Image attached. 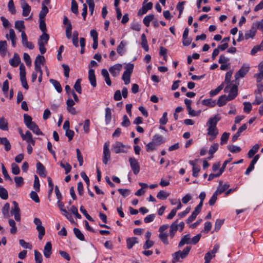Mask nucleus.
<instances>
[{
	"mask_svg": "<svg viewBox=\"0 0 263 263\" xmlns=\"http://www.w3.org/2000/svg\"><path fill=\"white\" fill-rule=\"evenodd\" d=\"M191 249V247H186L182 251H178L173 254L172 262L175 263L178 261H181L180 258L183 259L187 257Z\"/></svg>",
	"mask_w": 263,
	"mask_h": 263,
	"instance_id": "1",
	"label": "nucleus"
},
{
	"mask_svg": "<svg viewBox=\"0 0 263 263\" xmlns=\"http://www.w3.org/2000/svg\"><path fill=\"white\" fill-rule=\"evenodd\" d=\"M130 146L124 145L123 143L117 141L112 146V151L115 154L127 153Z\"/></svg>",
	"mask_w": 263,
	"mask_h": 263,
	"instance_id": "2",
	"label": "nucleus"
},
{
	"mask_svg": "<svg viewBox=\"0 0 263 263\" xmlns=\"http://www.w3.org/2000/svg\"><path fill=\"white\" fill-rule=\"evenodd\" d=\"M125 69L126 70L123 72L122 79L124 81V84L125 85H127L130 81V76L133 72L134 65L133 64L129 63L125 66Z\"/></svg>",
	"mask_w": 263,
	"mask_h": 263,
	"instance_id": "3",
	"label": "nucleus"
},
{
	"mask_svg": "<svg viewBox=\"0 0 263 263\" xmlns=\"http://www.w3.org/2000/svg\"><path fill=\"white\" fill-rule=\"evenodd\" d=\"M225 92H229L228 95V99L232 100L236 98L238 94V87L236 85H228L224 89Z\"/></svg>",
	"mask_w": 263,
	"mask_h": 263,
	"instance_id": "4",
	"label": "nucleus"
},
{
	"mask_svg": "<svg viewBox=\"0 0 263 263\" xmlns=\"http://www.w3.org/2000/svg\"><path fill=\"white\" fill-rule=\"evenodd\" d=\"M128 162L133 173L137 175L140 170V166L138 160L133 157H130L128 159Z\"/></svg>",
	"mask_w": 263,
	"mask_h": 263,
	"instance_id": "5",
	"label": "nucleus"
},
{
	"mask_svg": "<svg viewBox=\"0 0 263 263\" xmlns=\"http://www.w3.org/2000/svg\"><path fill=\"white\" fill-rule=\"evenodd\" d=\"M33 222L36 225V229L39 232L38 237L40 240H41L45 234V230L44 227L42 225V221L40 219L38 218H34Z\"/></svg>",
	"mask_w": 263,
	"mask_h": 263,
	"instance_id": "6",
	"label": "nucleus"
},
{
	"mask_svg": "<svg viewBox=\"0 0 263 263\" xmlns=\"http://www.w3.org/2000/svg\"><path fill=\"white\" fill-rule=\"evenodd\" d=\"M250 70V66L248 64L244 63L240 69L235 73V78L236 80L241 78H243Z\"/></svg>",
	"mask_w": 263,
	"mask_h": 263,
	"instance_id": "7",
	"label": "nucleus"
},
{
	"mask_svg": "<svg viewBox=\"0 0 263 263\" xmlns=\"http://www.w3.org/2000/svg\"><path fill=\"white\" fill-rule=\"evenodd\" d=\"M12 203L13 204V208L11 209V213L12 215H14V219L16 221H20L21 220V216L20 209L18 207V205L15 201H13Z\"/></svg>",
	"mask_w": 263,
	"mask_h": 263,
	"instance_id": "8",
	"label": "nucleus"
},
{
	"mask_svg": "<svg viewBox=\"0 0 263 263\" xmlns=\"http://www.w3.org/2000/svg\"><path fill=\"white\" fill-rule=\"evenodd\" d=\"M110 153L109 149V143H105L103 146V162L104 164H106L108 162V161L110 160Z\"/></svg>",
	"mask_w": 263,
	"mask_h": 263,
	"instance_id": "9",
	"label": "nucleus"
},
{
	"mask_svg": "<svg viewBox=\"0 0 263 263\" xmlns=\"http://www.w3.org/2000/svg\"><path fill=\"white\" fill-rule=\"evenodd\" d=\"M122 65L121 64H116L109 68V71L112 76L117 77L122 69Z\"/></svg>",
	"mask_w": 263,
	"mask_h": 263,
	"instance_id": "10",
	"label": "nucleus"
},
{
	"mask_svg": "<svg viewBox=\"0 0 263 263\" xmlns=\"http://www.w3.org/2000/svg\"><path fill=\"white\" fill-rule=\"evenodd\" d=\"M21 136L23 140H25L28 143L34 145L35 140L32 138V134L29 130L26 131L25 134L21 133Z\"/></svg>",
	"mask_w": 263,
	"mask_h": 263,
	"instance_id": "11",
	"label": "nucleus"
},
{
	"mask_svg": "<svg viewBox=\"0 0 263 263\" xmlns=\"http://www.w3.org/2000/svg\"><path fill=\"white\" fill-rule=\"evenodd\" d=\"M257 31V29L256 28V25L253 23L252 25L251 29L246 32L245 34V39L248 40L249 39H253L254 36L255 35V34Z\"/></svg>",
	"mask_w": 263,
	"mask_h": 263,
	"instance_id": "12",
	"label": "nucleus"
},
{
	"mask_svg": "<svg viewBox=\"0 0 263 263\" xmlns=\"http://www.w3.org/2000/svg\"><path fill=\"white\" fill-rule=\"evenodd\" d=\"M21 4L23 9L22 14L24 16H27L30 12L31 8L25 0L21 1Z\"/></svg>",
	"mask_w": 263,
	"mask_h": 263,
	"instance_id": "13",
	"label": "nucleus"
},
{
	"mask_svg": "<svg viewBox=\"0 0 263 263\" xmlns=\"http://www.w3.org/2000/svg\"><path fill=\"white\" fill-rule=\"evenodd\" d=\"M189 31V29L187 28H186L184 29L182 35V44L184 46H187L190 45L192 42V39L188 37Z\"/></svg>",
	"mask_w": 263,
	"mask_h": 263,
	"instance_id": "14",
	"label": "nucleus"
},
{
	"mask_svg": "<svg viewBox=\"0 0 263 263\" xmlns=\"http://www.w3.org/2000/svg\"><path fill=\"white\" fill-rule=\"evenodd\" d=\"M221 119L219 115H215L214 117L210 118L206 123L208 127H216L217 122Z\"/></svg>",
	"mask_w": 263,
	"mask_h": 263,
	"instance_id": "15",
	"label": "nucleus"
},
{
	"mask_svg": "<svg viewBox=\"0 0 263 263\" xmlns=\"http://www.w3.org/2000/svg\"><path fill=\"white\" fill-rule=\"evenodd\" d=\"M88 79L91 86L93 87H96V78L95 74V70L93 69L90 68L88 71Z\"/></svg>",
	"mask_w": 263,
	"mask_h": 263,
	"instance_id": "16",
	"label": "nucleus"
},
{
	"mask_svg": "<svg viewBox=\"0 0 263 263\" xmlns=\"http://www.w3.org/2000/svg\"><path fill=\"white\" fill-rule=\"evenodd\" d=\"M259 158V155H256L254 156L252 160L251 161V163L249 166V167L247 168L245 172V174L246 175H248L250 174V172L254 169V165L256 163V162L258 161V160Z\"/></svg>",
	"mask_w": 263,
	"mask_h": 263,
	"instance_id": "17",
	"label": "nucleus"
},
{
	"mask_svg": "<svg viewBox=\"0 0 263 263\" xmlns=\"http://www.w3.org/2000/svg\"><path fill=\"white\" fill-rule=\"evenodd\" d=\"M52 253V245L50 242H47L44 248V251H43V254L44 256L48 258L50 257L51 254Z\"/></svg>",
	"mask_w": 263,
	"mask_h": 263,
	"instance_id": "18",
	"label": "nucleus"
},
{
	"mask_svg": "<svg viewBox=\"0 0 263 263\" xmlns=\"http://www.w3.org/2000/svg\"><path fill=\"white\" fill-rule=\"evenodd\" d=\"M259 73L254 74V77L256 79L257 82L259 83L263 79V62H260L258 65Z\"/></svg>",
	"mask_w": 263,
	"mask_h": 263,
	"instance_id": "19",
	"label": "nucleus"
},
{
	"mask_svg": "<svg viewBox=\"0 0 263 263\" xmlns=\"http://www.w3.org/2000/svg\"><path fill=\"white\" fill-rule=\"evenodd\" d=\"M152 141L157 145H160L165 142L162 136L156 134L153 137Z\"/></svg>",
	"mask_w": 263,
	"mask_h": 263,
	"instance_id": "20",
	"label": "nucleus"
},
{
	"mask_svg": "<svg viewBox=\"0 0 263 263\" xmlns=\"http://www.w3.org/2000/svg\"><path fill=\"white\" fill-rule=\"evenodd\" d=\"M218 130L216 127H208V135L212 137L209 138L210 141H212L218 135Z\"/></svg>",
	"mask_w": 263,
	"mask_h": 263,
	"instance_id": "21",
	"label": "nucleus"
},
{
	"mask_svg": "<svg viewBox=\"0 0 263 263\" xmlns=\"http://www.w3.org/2000/svg\"><path fill=\"white\" fill-rule=\"evenodd\" d=\"M153 8V3L149 2L145 4L143 3L141 10H140L138 12V14L141 13V14H145L148 10L152 9Z\"/></svg>",
	"mask_w": 263,
	"mask_h": 263,
	"instance_id": "22",
	"label": "nucleus"
},
{
	"mask_svg": "<svg viewBox=\"0 0 263 263\" xmlns=\"http://www.w3.org/2000/svg\"><path fill=\"white\" fill-rule=\"evenodd\" d=\"M37 174L42 177H45L46 176L45 168L44 165L40 162L36 164Z\"/></svg>",
	"mask_w": 263,
	"mask_h": 263,
	"instance_id": "23",
	"label": "nucleus"
},
{
	"mask_svg": "<svg viewBox=\"0 0 263 263\" xmlns=\"http://www.w3.org/2000/svg\"><path fill=\"white\" fill-rule=\"evenodd\" d=\"M185 244H191V238L190 234H186L181 238L178 244V247L181 248Z\"/></svg>",
	"mask_w": 263,
	"mask_h": 263,
	"instance_id": "24",
	"label": "nucleus"
},
{
	"mask_svg": "<svg viewBox=\"0 0 263 263\" xmlns=\"http://www.w3.org/2000/svg\"><path fill=\"white\" fill-rule=\"evenodd\" d=\"M21 62L20 58L18 54L15 53L13 58L9 60V64L13 67H16Z\"/></svg>",
	"mask_w": 263,
	"mask_h": 263,
	"instance_id": "25",
	"label": "nucleus"
},
{
	"mask_svg": "<svg viewBox=\"0 0 263 263\" xmlns=\"http://www.w3.org/2000/svg\"><path fill=\"white\" fill-rule=\"evenodd\" d=\"M219 185L218 187L217 190L215 191L218 195L221 194L223 192H224L226 190H227L230 185L229 184L225 183L224 184H222V181H220L219 182Z\"/></svg>",
	"mask_w": 263,
	"mask_h": 263,
	"instance_id": "26",
	"label": "nucleus"
},
{
	"mask_svg": "<svg viewBox=\"0 0 263 263\" xmlns=\"http://www.w3.org/2000/svg\"><path fill=\"white\" fill-rule=\"evenodd\" d=\"M138 242V238L135 237L128 238L126 239V243H127V248L128 249H130L133 248V247Z\"/></svg>",
	"mask_w": 263,
	"mask_h": 263,
	"instance_id": "27",
	"label": "nucleus"
},
{
	"mask_svg": "<svg viewBox=\"0 0 263 263\" xmlns=\"http://www.w3.org/2000/svg\"><path fill=\"white\" fill-rule=\"evenodd\" d=\"M28 128L31 130L34 134H35L37 135H43V133L40 130V129L39 128V126L37 125L35 123L33 122L31 125H30Z\"/></svg>",
	"mask_w": 263,
	"mask_h": 263,
	"instance_id": "28",
	"label": "nucleus"
},
{
	"mask_svg": "<svg viewBox=\"0 0 263 263\" xmlns=\"http://www.w3.org/2000/svg\"><path fill=\"white\" fill-rule=\"evenodd\" d=\"M231 101L228 99V96L222 95L220 96L217 100V104L218 106L221 107L224 105L228 101Z\"/></svg>",
	"mask_w": 263,
	"mask_h": 263,
	"instance_id": "29",
	"label": "nucleus"
},
{
	"mask_svg": "<svg viewBox=\"0 0 263 263\" xmlns=\"http://www.w3.org/2000/svg\"><path fill=\"white\" fill-rule=\"evenodd\" d=\"M177 222L178 220H176L174 222H173L170 226V235L171 238H173L174 237L175 233L178 229Z\"/></svg>",
	"mask_w": 263,
	"mask_h": 263,
	"instance_id": "30",
	"label": "nucleus"
},
{
	"mask_svg": "<svg viewBox=\"0 0 263 263\" xmlns=\"http://www.w3.org/2000/svg\"><path fill=\"white\" fill-rule=\"evenodd\" d=\"M101 74L104 78L106 84L108 86H111V81L110 79L108 71L106 69H102L101 70Z\"/></svg>",
	"mask_w": 263,
	"mask_h": 263,
	"instance_id": "31",
	"label": "nucleus"
},
{
	"mask_svg": "<svg viewBox=\"0 0 263 263\" xmlns=\"http://www.w3.org/2000/svg\"><path fill=\"white\" fill-rule=\"evenodd\" d=\"M7 42L6 41H0V54L2 56L5 57L7 52Z\"/></svg>",
	"mask_w": 263,
	"mask_h": 263,
	"instance_id": "32",
	"label": "nucleus"
},
{
	"mask_svg": "<svg viewBox=\"0 0 263 263\" xmlns=\"http://www.w3.org/2000/svg\"><path fill=\"white\" fill-rule=\"evenodd\" d=\"M0 143L5 146V149L6 151L8 152L10 150L11 146L7 138L0 137Z\"/></svg>",
	"mask_w": 263,
	"mask_h": 263,
	"instance_id": "33",
	"label": "nucleus"
},
{
	"mask_svg": "<svg viewBox=\"0 0 263 263\" xmlns=\"http://www.w3.org/2000/svg\"><path fill=\"white\" fill-rule=\"evenodd\" d=\"M45 63V59L44 56L38 55L35 60L34 65L42 66Z\"/></svg>",
	"mask_w": 263,
	"mask_h": 263,
	"instance_id": "34",
	"label": "nucleus"
},
{
	"mask_svg": "<svg viewBox=\"0 0 263 263\" xmlns=\"http://www.w3.org/2000/svg\"><path fill=\"white\" fill-rule=\"evenodd\" d=\"M48 12V8L44 5V4H42V10L39 13L40 19H44Z\"/></svg>",
	"mask_w": 263,
	"mask_h": 263,
	"instance_id": "35",
	"label": "nucleus"
},
{
	"mask_svg": "<svg viewBox=\"0 0 263 263\" xmlns=\"http://www.w3.org/2000/svg\"><path fill=\"white\" fill-rule=\"evenodd\" d=\"M8 123L7 120L4 118H1L0 119V129L4 130V131H7L8 130Z\"/></svg>",
	"mask_w": 263,
	"mask_h": 263,
	"instance_id": "36",
	"label": "nucleus"
},
{
	"mask_svg": "<svg viewBox=\"0 0 263 263\" xmlns=\"http://www.w3.org/2000/svg\"><path fill=\"white\" fill-rule=\"evenodd\" d=\"M259 148V145L258 144L254 145L253 147L250 149L248 153V157L251 158L256 153Z\"/></svg>",
	"mask_w": 263,
	"mask_h": 263,
	"instance_id": "37",
	"label": "nucleus"
},
{
	"mask_svg": "<svg viewBox=\"0 0 263 263\" xmlns=\"http://www.w3.org/2000/svg\"><path fill=\"white\" fill-rule=\"evenodd\" d=\"M73 233L78 239L81 241L85 240V237L81 231L77 228H73Z\"/></svg>",
	"mask_w": 263,
	"mask_h": 263,
	"instance_id": "38",
	"label": "nucleus"
},
{
	"mask_svg": "<svg viewBox=\"0 0 263 263\" xmlns=\"http://www.w3.org/2000/svg\"><path fill=\"white\" fill-rule=\"evenodd\" d=\"M50 82L52 84V85L54 87L55 89L58 92H61L62 91V88L61 86L60 83L54 79H50L49 80Z\"/></svg>",
	"mask_w": 263,
	"mask_h": 263,
	"instance_id": "39",
	"label": "nucleus"
},
{
	"mask_svg": "<svg viewBox=\"0 0 263 263\" xmlns=\"http://www.w3.org/2000/svg\"><path fill=\"white\" fill-rule=\"evenodd\" d=\"M49 39V35L46 32L43 33L42 35L40 36L38 41V43H44L46 44Z\"/></svg>",
	"mask_w": 263,
	"mask_h": 263,
	"instance_id": "40",
	"label": "nucleus"
},
{
	"mask_svg": "<svg viewBox=\"0 0 263 263\" xmlns=\"http://www.w3.org/2000/svg\"><path fill=\"white\" fill-rule=\"evenodd\" d=\"M105 118L106 124H108L110 122L111 119V111L108 107H107L105 109Z\"/></svg>",
	"mask_w": 263,
	"mask_h": 263,
	"instance_id": "41",
	"label": "nucleus"
},
{
	"mask_svg": "<svg viewBox=\"0 0 263 263\" xmlns=\"http://www.w3.org/2000/svg\"><path fill=\"white\" fill-rule=\"evenodd\" d=\"M25 28V27L23 21H16L15 22V28L18 30V31L22 32V31H24L23 30Z\"/></svg>",
	"mask_w": 263,
	"mask_h": 263,
	"instance_id": "42",
	"label": "nucleus"
},
{
	"mask_svg": "<svg viewBox=\"0 0 263 263\" xmlns=\"http://www.w3.org/2000/svg\"><path fill=\"white\" fill-rule=\"evenodd\" d=\"M141 46L145 51L147 52L148 51L149 48L147 45L146 37L144 34H142L141 35Z\"/></svg>",
	"mask_w": 263,
	"mask_h": 263,
	"instance_id": "43",
	"label": "nucleus"
},
{
	"mask_svg": "<svg viewBox=\"0 0 263 263\" xmlns=\"http://www.w3.org/2000/svg\"><path fill=\"white\" fill-rule=\"evenodd\" d=\"M9 209H10V204L9 203L7 202L5 204V205H4V206L2 210V212L5 217L8 218L9 217Z\"/></svg>",
	"mask_w": 263,
	"mask_h": 263,
	"instance_id": "44",
	"label": "nucleus"
},
{
	"mask_svg": "<svg viewBox=\"0 0 263 263\" xmlns=\"http://www.w3.org/2000/svg\"><path fill=\"white\" fill-rule=\"evenodd\" d=\"M154 18V15L153 14H149L146 15L143 18V22L144 24L146 26L148 27L150 24V22L153 21Z\"/></svg>",
	"mask_w": 263,
	"mask_h": 263,
	"instance_id": "45",
	"label": "nucleus"
},
{
	"mask_svg": "<svg viewBox=\"0 0 263 263\" xmlns=\"http://www.w3.org/2000/svg\"><path fill=\"white\" fill-rule=\"evenodd\" d=\"M218 147L219 145L218 143H214L211 146L208 152L209 154L211 155V158L213 157V154L217 151Z\"/></svg>",
	"mask_w": 263,
	"mask_h": 263,
	"instance_id": "46",
	"label": "nucleus"
},
{
	"mask_svg": "<svg viewBox=\"0 0 263 263\" xmlns=\"http://www.w3.org/2000/svg\"><path fill=\"white\" fill-rule=\"evenodd\" d=\"M9 224L11 227L10 229V233L12 234H15L17 232V228L15 226V222L12 219L9 220Z\"/></svg>",
	"mask_w": 263,
	"mask_h": 263,
	"instance_id": "47",
	"label": "nucleus"
},
{
	"mask_svg": "<svg viewBox=\"0 0 263 263\" xmlns=\"http://www.w3.org/2000/svg\"><path fill=\"white\" fill-rule=\"evenodd\" d=\"M224 87V83H222L221 85L218 86L215 89L212 90L210 92V95L211 96H214L217 95L223 88Z\"/></svg>",
	"mask_w": 263,
	"mask_h": 263,
	"instance_id": "48",
	"label": "nucleus"
},
{
	"mask_svg": "<svg viewBox=\"0 0 263 263\" xmlns=\"http://www.w3.org/2000/svg\"><path fill=\"white\" fill-rule=\"evenodd\" d=\"M60 166H61V167L65 169L66 174H67L68 173H69L71 170V165L67 162H61L60 163Z\"/></svg>",
	"mask_w": 263,
	"mask_h": 263,
	"instance_id": "49",
	"label": "nucleus"
},
{
	"mask_svg": "<svg viewBox=\"0 0 263 263\" xmlns=\"http://www.w3.org/2000/svg\"><path fill=\"white\" fill-rule=\"evenodd\" d=\"M202 104L203 105L213 107L215 105L216 102L215 101H213L211 99H209L202 100Z\"/></svg>",
	"mask_w": 263,
	"mask_h": 263,
	"instance_id": "50",
	"label": "nucleus"
},
{
	"mask_svg": "<svg viewBox=\"0 0 263 263\" xmlns=\"http://www.w3.org/2000/svg\"><path fill=\"white\" fill-rule=\"evenodd\" d=\"M24 123L27 127L34 122L32 121L31 117L27 114L24 115Z\"/></svg>",
	"mask_w": 263,
	"mask_h": 263,
	"instance_id": "51",
	"label": "nucleus"
},
{
	"mask_svg": "<svg viewBox=\"0 0 263 263\" xmlns=\"http://www.w3.org/2000/svg\"><path fill=\"white\" fill-rule=\"evenodd\" d=\"M81 79H78L76 81V82L74 85V89L78 93H79L80 94H81L82 93V88L81 86Z\"/></svg>",
	"mask_w": 263,
	"mask_h": 263,
	"instance_id": "52",
	"label": "nucleus"
},
{
	"mask_svg": "<svg viewBox=\"0 0 263 263\" xmlns=\"http://www.w3.org/2000/svg\"><path fill=\"white\" fill-rule=\"evenodd\" d=\"M126 43L124 41H121L119 45L117 47V51L120 55H122L123 54V49Z\"/></svg>",
	"mask_w": 263,
	"mask_h": 263,
	"instance_id": "53",
	"label": "nucleus"
},
{
	"mask_svg": "<svg viewBox=\"0 0 263 263\" xmlns=\"http://www.w3.org/2000/svg\"><path fill=\"white\" fill-rule=\"evenodd\" d=\"M168 196V193L162 190L158 192L157 195V197L159 199L164 200L166 199Z\"/></svg>",
	"mask_w": 263,
	"mask_h": 263,
	"instance_id": "54",
	"label": "nucleus"
},
{
	"mask_svg": "<svg viewBox=\"0 0 263 263\" xmlns=\"http://www.w3.org/2000/svg\"><path fill=\"white\" fill-rule=\"evenodd\" d=\"M167 237H168V235L166 233H160V234L159 235V238L165 245L168 244Z\"/></svg>",
	"mask_w": 263,
	"mask_h": 263,
	"instance_id": "55",
	"label": "nucleus"
},
{
	"mask_svg": "<svg viewBox=\"0 0 263 263\" xmlns=\"http://www.w3.org/2000/svg\"><path fill=\"white\" fill-rule=\"evenodd\" d=\"M34 252L35 263H42L43 259L41 253L37 250H34Z\"/></svg>",
	"mask_w": 263,
	"mask_h": 263,
	"instance_id": "56",
	"label": "nucleus"
},
{
	"mask_svg": "<svg viewBox=\"0 0 263 263\" xmlns=\"http://www.w3.org/2000/svg\"><path fill=\"white\" fill-rule=\"evenodd\" d=\"M61 211L62 212V214L64 215L70 222H74L72 216L65 209L62 210Z\"/></svg>",
	"mask_w": 263,
	"mask_h": 263,
	"instance_id": "57",
	"label": "nucleus"
},
{
	"mask_svg": "<svg viewBox=\"0 0 263 263\" xmlns=\"http://www.w3.org/2000/svg\"><path fill=\"white\" fill-rule=\"evenodd\" d=\"M157 145L152 141L145 146L147 152H152L156 149Z\"/></svg>",
	"mask_w": 263,
	"mask_h": 263,
	"instance_id": "58",
	"label": "nucleus"
},
{
	"mask_svg": "<svg viewBox=\"0 0 263 263\" xmlns=\"http://www.w3.org/2000/svg\"><path fill=\"white\" fill-rule=\"evenodd\" d=\"M0 197L4 200L8 199V194L7 191L4 187H0Z\"/></svg>",
	"mask_w": 263,
	"mask_h": 263,
	"instance_id": "59",
	"label": "nucleus"
},
{
	"mask_svg": "<svg viewBox=\"0 0 263 263\" xmlns=\"http://www.w3.org/2000/svg\"><path fill=\"white\" fill-rule=\"evenodd\" d=\"M228 149L232 153H238L241 151V148L234 145H230L228 147Z\"/></svg>",
	"mask_w": 263,
	"mask_h": 263,
	"instance_id": "60",
	"label": "nucleus"
},
{
	"mask_svg": "<svg viewBox=\"0 0 263 263\" xmlns=\"http://www.w3.org/2000/svg\"><path fill=\"white\" fill-rule=\"evenodd\" d=\"M14 182L17 187L21 186L24 183V179L22 177L17 176L15 177L14 178Z\"/></svg>",
	"mask_w": 263,
	"mask_h": 263,
	"instance_id": "61",
	"label": "nucleus"
},
{
	"mask_svg": "<svg viewBox=\"0 0 263 263\" xmlns=\"http://www.w3.org/2000/svg\"><path fill=\"white\" fill-rule=\"evenodd\" d=\"M71 10L74 14H77L78 13V6L75 0L71 1Z\"/></svg>",
	"mask_w": 263,
	"mask_h": 263,
	"instance_id": "62",
	"label": "nucleus"
},
{
	"mask_svg": "<svg viewBox=\"0 0 263 263\" xmlns=\"http://www.w3.org/2000/svg\"><path fill=\"white\" fill-rule=\"evenodd\" d=\"M8 7L9 11L12 14H15L16 13V10L15 9L14 5L13 0H9L8 4Z\"/></svg>",
	"mask_w": 263,
	"mask_h": 263,
	"instance_id": "63",
	"label": "nucleus"
},
{
	"mask_svg": "<svg viewBox=\"0 0 263 263\" xmlns=\"http://www.w3.org/2000/svg\"><path fill=\"white\" fill-rule=\"evenodd\" d=\"M11 171L12 173L14 175H18L20 173V167L15 163L11 164Z\"/></svg>",
	"mask_w": 263,
	"mask_h": 263,
	"instance_id": "64",
	"label": "nucleus"
}]
</instances>
